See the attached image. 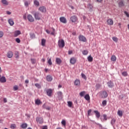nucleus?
I'll list each match as a JSON object with an SVG mask.
<instances>
[{
	"label": "nucleus",
	"mask_w": 129,
	"mask_h": 129,
	"mask_svg": "<svg viewBox=\"0 0 129 129\" xmlns=\"http://www.w3.org/2000/svg\"><path fill=\"white\" fill-rule=\"evenodd\" d=\"M99 96L101 98H106L108 96V94L105 91H101L99 92Z\"/></svg>",
	"instance_id": "nucleus-1"
},
{
	"label": "nucleus",
	"mask_w": 129,
	"mask_h": 129,
	"mask_svg": "<svg viewBox=\"0 0 129 129\" xmlns=\"http://www.w3.org/2000/svg\"><path fill=\"white\" fill-rule=\"evenodd\" d=\"M33 16L35 20H37V21H40V20H41V14L39 12H35Z\"/></svg>",
	"instance_id": "nucleus-2"
},
{
	"label": "nucleus",
	"mask_w": 129,
	"mask_h": 129,
	"mask_svg": "<svg viewBox=\"0 0 129 129\" xmlns=\"http://www.w3.org/2000/svg\"><path fill=\"white\" fill-rule=\"evenodd\" d=\"M58 45L59 48H64V46H65V42H64V40L61 39L58 40Z\"/></svg>",
	"instance_id": "nucleus-3"
},
{
	"label": "nucleus",
	"mask_w": 129,
	"mask_h": 129,
	"mask_svg": "<svg viewBox=\"0 0 129 129\" xmlns=\"http://www.w3.org/2000/svg\"><path fill=\"white\" fill-rule=\"evenodd\" d=\"M27 20L29 22H30V23H33V22H35V19L33 17V16L31 15V14H29L27 16Z\"/></svg>",
	"instance_id": "nucleus-4"
},
{
	"label": "nucleus",
	"mask_w": 129,
	"mask_h": 129,
	"mask_svg": "<svg viewBox=\"0 0 129 129\" xmlns=\"http://www.w3.org/2000/svg\"><path fill=\"white\" fill-rule=\"evenodd\" d=\"M70 20L72 23H76L78 21V18L76 16H73L71 17Z\"/></svg>",
	"instance_id": "nucleus-5"
},
{
	"label": "nucleus",
	"mask_w": 129,
	"mask_h": 129,
	"mask_svg": "<svg viewBox=\"0 0 129 129\" xmlns=\"http://www.w3.org/2000/svg\"><path fill=\"white\" fill-rule=\"evenodd\" d=\"M59 21L62 24H67V20L64 17H61L59 18Z\"/></svg>",
	"instance_id": "nucleus-6"
},
{
	"label": "nucleus",
	"mask_w": 129,
	"mask_h": 129,
	"mask_svg": "<svg viewBox=\"0 0 129 129\" xmlns=\"http://www.w3.org/2000/svg\"><path fill=\"white\" fill-rule=\"evenodd\" d=\"M57 98L59 99V100L63 98V94H62V92L58 91L57 92Z\"/></svg>",
	"instance_id": "nucleus-7"
},
{
	"label": "nucleus",
	"mask_w": 129,
	"mask_h": 129,
	"mask_svg": "<svg viewBox=\"0 0 129 129\" xmlns=\"http://www.w3.org/2000/svg\"><path fill=\"white\" fill-rule=\"evenodd\" d=\"M39 10L41 13H46L47 9H46V7H45L44 6H42L39 8Z\"/></svg>",
	"instance_id": "nucleus-8"
},
{
	"label": "nucleus",
	"mask_w": 129,
	"mask_h": 129,
	"mask_svg": "<svg viewBox=\"0 0 129 129\" xmlns=\"http://www.w3.org/2000/svg\"><path fill=\"white\" fill-rule=\"evenodd\" d=\"M36 120L37 122L39 123H43V122H44V119L42 117H37Z\"/></svg>",
	"instance_id": "nucleus-9"
},
{
	"label": "nucleus",
	"mask_w": 129,
	"mask_h": 129,
	"mask_svg": "<svg viewBox=\"0 0 129 129\" xmlns=\"http://www.w3.org/2000/svg\"><path fill=\"white\" fill-rule=\"evenodd\" d=\"M107 25H108L109 26H112L113 25V20L111 19H109L107 20Z\"/></svg>",
	"instance_id": "nucleus-10"
},
{
	"label": "nucleus",
	"mask_w": 129,
	"mask_h": 129,
	"mask_svg": "<svg viewBox=\"0 0 129 129\" xmlns=\"http://www.w3.org/2000/svg\"><path fill=\"white\" fill-rule=\"evenodd\" d=\"M47 95L48 96H51L52 95V93H53V90L51 89H48L46 90Z\"/></svg>",
	"instance_id": "nucleus-11"
},
{
	"label": "nucleus",
	"mask_w": 129,
	"mask_h": 129,
	"mask_svg": "<svg viewBox=\"0 0 129 129\" xmlns=\"http://www.w3.org/2000/svg\"><path fill=\"white\" fill-rule=\"evenodd\" d=\"M79 39L80 41H82V42H86V38L83 35H80Z\"/></svg>",
	"instance_id": "nucleus-12"
},
{
	"label": "nucleus",
	"mask_w": 129,
	"mask_h": 129,
	"mask_svg": "<svg viewBox=\"0 0 129 129\" xmlns=\"http://www.w3.org/2000/svg\"><path fill=\"white\" fill-rule=\"evenodd\" d=\"M77 59L75 57H72L70 59V62L72 65H74L76 63Z\"/></svg>",
	"instance_id": "nucleus-13"
},
{
	"label": "nucleus",
	"mask_w": 129,
	"mask_h": 129,
	"mask_svg": "<svg viewBox=\"0 0 129 129\" xmlns=\"http://www.w3.org/2000/svg\"><path fill=\"white\" fill-rule=\"evenodd\" d=\"M14 56V53L12 52V51H9L7 53V57L8 58H12Z\"/></svg>",
	"instance_id": "nucleus-14"
},
{
	"label": "nucleus",
	"mask_w": 129,
	"mask_h": 129,
	"mask_svg": "<svg viewBox=\"0 0 129 129\" xmlns=\"http://www.w3.org/2000/svg\"><path fill=\"white\" fill-rule=\"evenodd\" d=\"M0 82L2 83H5V82H7V79H6V77H2L0 78Z\"/></svg>",
	"instance_id": "nucleus-15"
},
{
	"label": "nucleus",
	"mask_w": 129,
	"mask_h": 129,
	"mask_svg": "<svg viewBox=\"0 0 129 129\" xmlns=\"http://www.w3.org/2000/svg\"><path fill=\"white\" fill-rule=\"evenodd\" d=\"M108 87L112 88L113 87V83L111 81H109L107 83Z\"/></svg>",
	"instance_id": "nucleus-16"
},
{
	"label": "nucleus",
	"mask_w": 129,
	"mask_h": 129,
	"mask_svg": "<svg viewBox=\"0 0 129 129\" xmlns=\"http://www.w3.org/2000/svg\"><path fill=\"white\" fill-rule=\"evenodd\" d=\"M46 80L48 82H51L53 80V78H52V76L48 75L46 77Z\"/></svg>",
	"instance_id": "nucleus-17"
},
{
	"label": "nucleus",
	"mask_w": 129,
	"mask_h": 129,
	"mask_svg": "<svg viewBox=\"0 0 129 129\" xmlns=\"http://www.w3.org/2000/svg\"><path fill=\"white\" fill-rule=\"evenodd\" d=\"M55 62L56 64H57L58 65H60V64L62 63V60H61V59L57 57L55 59Z\"/></svg>",
	"instance_id": "nucleus-18"
},
{
	"label": "nucleus",
	"mask_w": 129,
	"mask_h": 129,
	"mask_svg": "<svg viewBox=\"0 0 129 129\" xmlns=\"http://www.w3.org/2000/svg\"><path fill=\"white\" fill-rule=\"evenodd\" d=\"M74 84L76 86H79L80 85V80H76L74 82Z\"/></svg>",
	"instance_id": "nucleus-19"
},
{
	"label": "nucleus",
	"mask_w": 129,
	"mask_h": 129,
	"mask_svg": "<svg viewBox=\"0 0 129 129\" xmlns=\"http://www.w3.org/2000/svg\"><path fill=\"white\" fill-rule=\"evenodd\" d=\"M19 35H21V31L19 30H17L14 32V37H18Z\"/></svg>",
	"instance_id": "nucleus-20"
},
{
	"label": "nucleus",
	"mask_w": 129,
	"mask_h": 129,
	"mask_svg": "<svg viewBox=\"0 0 129 129\" xmlns=\"http://www.w3.org/2000/svg\"><path fill=\"white\" fill-rule=\"evenodd\" d=\"M94 112L95 113L96 117H97V118H99V117H100V113L99 112H98V111L95 110L94 111Z\"/></svg>",
	"instance_id": "nucleus-21"
},
{
	"label": "nucleus",
	"mask_w": 129,
	"mask_h": 129,
	"mask_svg": "<svg viewBox=\"0 0 129 129\" xmlns=\"http://www.w3.org/2000/svg\"><path fill=\"white\" fill-rule=\"evenodd\" d=\"M1 3L3 4V5H4V6L9 5V2L7 0H1Z\"/></svg>",
	"instance_id": "nucleus-22"
},
{
	"label": "nucleus",
	"mask_w": 129,
	"mask_h": 129,
	"mask_svg": "<svg viewBox=\"0 0 129 129\" xmlns=\"http://www.w3.org/2000/svg\"><path fill=\"white\" fill-rule=\"evenodd\" d=\"M52 32L50 33V35L55 37V36H56V30H55V28H52Z\"/></svg>",
	"instance_id": "nucleus-23"
},
{
	"label": "nucleus",
	"mask_w": 129,
	"mask_h": 129,
	"mask_svg": "<svg viewBox=\"0 0 129 129\" xmlns=\"http://www.w3.org/2000/svg\"><path fill=\"white\" fill-rule=\"evenodd\" d=\"M111 60L113 62H115V61H116V56L114 55H112L111 57Z\"/></svg>",
	"instance_id": "nucleus-24"
},
{
	"label": "nucleus",
	"mask_w": 129,
	"mask_h": 129,
	"mask_svg": "<svg viewBox=\"0 0 129 129\" xmlns=\"http://www.w3.org/2000/svg\"><path fill=\"white\" fill-rule=\"evenodd\" d=\"M9 23L10 24V26H14V21H13V19H10L8 20Z\"/></svg>",
	"instance_id": "nucleus-25"
},
{
	"label": "nucleus",
	"mask_w": 129,
	"mask_h": 129,
	"mask_svg": "<svg viewBox=\"0 0 129 129\" xmlns=\"http://www.w3.org/2000/svg\"><path fill=\"white\" fill-rule=\"evenodd\" d=\"M45 44H46V39H42L41 40V45L44 47Z\"/></svg>",
	"instance_id": "nucleus-26"
},
{
	"label": "nucleus",
	"mask_w": 129,
	"mask_h": 129,
	"mask_svg": "<svg viewBox=\"0 0 129 129\" xmlns=\"http://www.w3.org/2000/svg\"><path fill=\"white\" fill-rule=\"evenodd\" d=\"M34 4L36 6V7H39L40 6V3H39V1L37 0H35L34 1Z\"/></svg>",
	"instance_id": "nucleus-27"
},
{
	"label": "nucleus",
	"mask_w": 129,
	"mask_h": 129,
	"mask_svg": "<svg viewBox=\"0 0 129 129\" xmlns=\"http://www.w3.org/2000/svg\"><path fill=\"white\" fill-rule=\"evenodd\" d=\"M88 60L89 62H92V61H93V57H92L91 55H89L88 57Z\"/></svg>",
	"instance_id": "nucleus-28"
},
{
	"label": "nucleus",
	"mask_w": 129,
	"mask_h": 129,
	"mask_svg": "<svg viewBox=\"0 0 129 129\" xmlns=\"http://www.w3.org/2000/svg\"><path fill=\"white\" fill-rule=\"evenodd\" d=\"M116 121V120L115 118H113L111 121V124L113 126H114V123H115V122Z\"/></svg>",
	"instance_id": "nucleus-29"
},
{
	"label": "nucleus",
	"mask_w": 129,
	"mask_h": 129,
	"mask_svg": "<svg viewBox=\"0 0 129 129\" xmlns=\"http://www.w3.org/2000/svg\"><path fill=\"white\" fill-rule=\"evenodd\" d=\"M21 127H22V128H26V127H28V124H27V123H23L21 125Z\"/></svg>",
	"instance_id": "nucleus-30"
},
{
	"label": "nucleus",
	"mask_w": 129,
	"mask_h": 129,
	"mask_svg": "<svg viewBox=\"0 0 129 129\" xmlns=\"http://www.w3.org/2000/svg\"><path fill=\"white\" fill-rule=\"evenodd\" d=\"M13 90L14 91H17V90H19V86H18L17 85H15L13 87Z\"/></svg>",
	"instance_id": "nucleus-31"
},
{
	"label": "nucleus",
	"mask_w": 129,
	"mask_h": 129,
	"mask_svg": "<svg viewBox=\"0 0 129 129\" xmlns=\"http://www.w3.org/2000/svg\"><path fill=\"white\" fill-rule=\"evenodd\" d=\"M84 97L86 100H90V96H89V94L86 95Z\"/></svg>",
	"instance_id": "nucleus-32"
},
{
	"label": "nucleus",
	"mask_w": 129,
	"mask_h": 129,
	"mask_svg": "<svg viewBox=\"0 0 129 129\" xmlns=\"http://www.w3.org/2000/svg\"><path fill=\"white\" fill-rule=\"evenodd\" d=\"M24 5H25V7H27V8H28V7H29V5H31V2H29V1L25 2L24 3Z\"/></svg>",
	"instance_id": "nucleus-33"
},
{
	"label": "nucleus",
	"mask_w": 129,
	"mask_h": 129,
	"mask_svg": "<svg viewBox=\"0 0 129 129\" xmlns=\"http://www.w3.org/2000/svg\"><path fill=\"white\" fill-rule=\"evenodd\" d=\"M85 94H86V92H85V91H82L80 93V95L81 96V97L84 96V95H85Z\"/></svg>",
	"instance_id": "nucleus-34"
},
{
	"label": "nucleus",
	"mask_w": 129,
	"mask_h": 129,
	"mask_svg": "<svg viewBox=\"0 0 129 129\" xmlns=\"http://www.w3.org/2000/svg\"><path fill=\"white\" fill-rule=\"evenodd\" d=\"M41 103V100L39 99H37L35 101V104H37V105H40V104Z\"/></svg>",
	"instance_id": "nucleus-35"
},
{
	"label": "nucleus",
	"mask_w": 129,
	"mask_h": 129,
	"mask_svg": "<svg viewBox=\"0 0 129 129\" xmlns=\"http://www.w3.org/2000/svg\"><path fill=\"white\" fill-rule=\"evenodd\" d=\"M112 40L113 41H114V42H115L116 43H117V42H118V38H117V37H113Z\"/></svg>",
	"instance_id": "nucleus-36"
},
{
	"label": "nucleus",
	"mask_w": 129,
	"mask_h": 129,
	"mask_svg": "<svg viewBox=\"0 0 129 129\" xmlns=\"http://www.w3.org/2000/svg\"><path fill=\"white\" fill-rule=\"evenodd\" d=\"M43 108H45V109H47V110H50L51 109V108L50 107H46V104H44L43 106Z\"/></svg>",
	"instance_id": "nucleus-37"
},
{
	"label": "nucleus",
	"mask_w": 129,
	"mask_h": 129,
	"mask_svg": "<svg viewBox=\"0 0 129 129\" xmlns=\"http://www.w3.org/2000/svg\"><path fill=\"white\" fill-rule=\"evenodd\" d=\"M117 114L119 115V116H122V111L118 110Z\"/></svg>",
	"instance_id": "nucleus-38"
},
{
	"label": "nucleus",
	"mask_w": 129,
	"mask_h": 129,
	"mask_svg": "<svg viewBox=\"0 0 129 129\" xmlns=\"http://www.w3.org/2000/svg\"><path fill=\"white\" fill-rule=\"evenodd\" d=\"M15 58H16L17 59L19 58V57H20L19 52H16L15 53Z\"/></svg>",
	"instance_id": "nucleus-39"
},
{
	"label": "nucleus",
	"mask_w": 129,
	"mask_h": 129,
	"mask_svg": "<svg viewBox=\"0 0 129 129\" xmlns=\"http://www.w3.org/2000/svg\"><path fill=\"white\" fill-rule=\"evenodd\" d=\"M68 104L69 107H72V105H73V104L72 103V102L68 101Z\"/></svg>",
	"instance_id": "nucleus-40"
},
{
	"label": "nucleus",
	"mask_w": 129,
	"mask_h": 129,
	"mask_svg": "<svg viewBox=\"0 0 129 129\" xmlns=\"http://www.w3.org/2000/svg\"><path fill=\"white\" fill-rule=\"evenodd\" d=\"M61 124L63 125V126H66V120H62Z\"/></svg>",
	"instance_id": "nucleus-41"
},
{
	"label": "nucleus",
	"mask_w": 129,
	"mask_h": 129,
	"mask_svg": "<svg viewBox=\"0 0 129 129\" xmlns=\"http://www.w3.org/2000/svg\"><path fill=\"white\" fill-rule=\"evenodd\" d=\"M17 127V125H16V124H12L11 125V128L12 129H15Z\"/></svg>",
	"instance_id": "nucleus-42"
},
{
	"label": "nucleus",
	"mask_w": 129,
	"mask_h": 129,
	"mask_svg": "<svg viewBox=\"0 0 129 129\" xmlns=\"http://www.w3.org/2000/svg\"><path fill=\"white\" fill-rule=\"evenodd\" d=\"M88 9H90V10L92 9V8H93V6L91 4H88Z\"/></svg>",
	"instance_id": "nucleus-43"
},
{
	"label": "nucleus",
	"mask_w": 129,
	"mask_h": 129,
	"mask_svg": "<svg viewBox=\"0 0 129 129\" xmlns=\"http://www.w3.org/2000/svg\"><path fill=\"white\" fill-rule=\"evenodd\" d=\"M35 86H36V87H37L38 89L41 88V85H40V84H38V83H36L35 84Z\"/></svg>",
	"instance_id": "nucleus-44"
},
{
	"label": "nucleus",
	"mask_w": 129,
	"mask_h": 129,
	"mask_svg": "<svg viewBox=\"0 0 129 129\" xmlns=\"http://www.w3.org/2000/svg\"><path fill=\"white\" fill-rule=\"evenodd\" d=\"M82 78L85 79V80H86V79H87V77H86V76L84 74H82Z\"/></svg>",
	"instance_id": "nucleus-45"
},
{
	"label": "nucleus",
	"mask_w": 129,
	"mask_h": 129,
	"mask_svg": "<svg viewBox=\"0 0 129 129\" xmlns=\"http://www.w3.org/2000/svg\"><path fill=\"white\" fill-rule=\"evenodd\" d=\"M102 104L103 105V106H105V105H106L107 102L106 101V100H104L102 101Z\"/></svg>",
	"instance_id": "nucleus-46"
},
{
	"label": "nucleus",
	"mask_w": 129,
	"mask_h": 129,
	"mask_svg": "<svg viewBox=\"0 0 129 129\" xmlns=\"http://www.w3.org/2000/svg\"><path fill=\"white\" fill-rule=\"evenodd\" d=\"M122 75L123 76H127V73L126 72H123L122 73Z\"/></svg>",
	"instance_id": "nucleus-47"
},
{
	"label": "nucleus",
	"mask_w": 129,
	"mask_h": 129,
	"mask_svg": "<svg viewBox=\"0 0 129 129\" xmlns=\"http://www.w3.org/2000/svg\"><path fill=\"white\" fill-rule=\"evenodd\" d=\"M83 55H87L88 54V51L87 50H84L83 51Z\"/></svg>",
	"instance_id": "nucleus-48"
},
{
	"label": "nucleus",
	"mask_w": 129,
	"mask_h": 129,
	"mask_svg": "<svg viewBox=\"0 0 129 129\" xmlns=\"http://www.w3.org/2000/svg\"><path fill=\"white\" fill-rule=\"evenodd\" d=\"M48 63L49 65H52V61L51 60V58H49L48 60Z\"/></svg>",
	"instance_id": "nucleus-49"
},
{
	"label": "nucleus",
	"mask_w": 129,
	"mask_h": 129,
	"mask_svg": "<svg viewBox=\"0 0 129 129\" xmlns=\"http://www.w3.org/2000/svg\"><path fill=\"white\" fill-rule=\"evenodd\" d=\"M3 37H4V32L0 31V38H3Z\"/></svg>",
	"instance_id": "nucleus-50"
},
{
	"label": "nucleus",
	"mask_w": 129,
	"mask_h": 129,
	"mask_svg": "<svg viewBox=\"0 0 129 129\" xmlns=\"http://www.w3.org/2000/svg\"><path fill=\"white\" fill-rule=\"evenodd\" d=\"M15 41L16 42H17V43H21V40L20 39V38H16Z\"/></svg>",
	"instance_id": "nucleus-51"
},
{
	"label": "nucleus",
	"mask_w": 129,
	"mask_h": 129,
	"mask_svg": "<svg viewBox=\"0 0 129 129\" xmlns=\"http://www.w3.org/2000/svg\"><path fill=\"white\" fill-rule=\"evenodd\" d=\"M91 109H90L88 111V116H90V113H91Z\"/></svg>",
	"instance_id": "nucleus-52"
},
{
	"label": "nucleus",
	"mask_w": 129,
	"mask_h": 129,
	"mask_svg": "<svg viewBox=\"0 0 129 129\" xmlns=\"http://www.w3.org/2000/svg\"><path fill=\"white\" fill-rule=\"evenodd\" d=\"M103 116L104 119H105V120H107V117L106 114L103 115Z\"/></svg>",
	"instance_id": "nucleus-53"
},
{
	"label": "nucleus",
	"mask_w": 129,
	"mask_h": 129,
	"mask_svg": "<svg viewBox=\"0 0 129 129\" xmlns=\"http://www.w3.org/2000/svg\"><path fill=\"white\" fill-rule=\"evenodd\" d=\"M31 62L32 63V64H35V63H36V60L35 59H31Z\"/></svg>",
	"instance_id": "nucleus-54"
},
{
	"label": "nucleus",
	"mask_w": 129,
	"mask_h": 129,
	"mask_svg": "<svg viewBox=\"0 0 129 129\" xmlns=\"http://www.w3.org/2000/svg\"><path fill=\"white\" fill-rule=\"evenodd\" d=\"M101 87V85L98 84L96 85V87H97V88H99Z\"/></svg>",
	"instance_id": "nucleus-55"
},
{
	"label": "nucleus",
	"mask_w": 129,
	"mask_h": 129,
	"mask_svg": "<svg viewBox=\"0 0 129 129\" xmlns=\"http://www.w3.org/2000/svg\"><path fill=\"white\" fill-rule=\"evenodd\" d=\"M125 15L126 16L127 18H129V14L127 13L126 11H125L124 12Z\"/></svg>",
	"instance_id": "nucleus-56"
},
{
	"label": "nucleus",
	"mask_w": 129,
	"mask_h": 129,
	"mask_svg": "<svg viewBox=\"0 0 129 129\" xmlns=\"http://www.w3.org/2000/svg\"><path fill=\"white\" fill-rule=\"evenodd\" d=\"M4 102H5V103L8 102V100H7V98H5L4 99Z\"/></svg>",
	"instance_id": "nucleus-57"
},
{
	"label": "nucleus",
	"mask_w": 129,
	"mask_h": 129,
	"mask_svg": "<svg viewBox=\"0 0 129 129\" xmlns=\"http://www.w3.org/2000/svg\"><path fill=\"white\" fill-rule=\"evenodd\" d=\"M73 53V51H72V50L69 51V55H71V54H72Z\"/></svg>",
	"instance_id": "nucleus-58"
},
{
	"label": "nucleus",
	"mask_w": 129,
	"mask_h": 129,
	"mask_svg": "<svg viewBox=\"0 0 129 129\" xmlns=\"http://www.w3.org/2000/svg\"><path fill=\"white\" fill-rule=\"evenodd\" d=\"M45 31L47 33V34H50V31L48 29L46 30Z\"/></svg>",
	"instance_id": "nucleus-59"
},
{
	"label": "nucleus",
	"mask_w": 129,
	"mask_h": 129,
	"mask_svg": "<svg viewBox=\"0 0 129 129\" xmlns=\"http://www.w3.org/2000/svg\"><path fill=\"white\" fill-rule=\"evenodd\" d=\"M7 15H11L12 14V13L10 11H7L6 12Z\"/></svg>",
	"instance_id": "nucleus-60"
},
{
	"label": "nucleus",
	"mask_w": 129,
	"mask_h": 129,
	"mask_svg": "<svg viewBox=\"0 0 129 129\" xmlns=\"http://www.w3.org/2000/svg\"><path fill=\"white\" fill-rule=\"evenodd\" d=\"M42 129H48V126H43Z\"/></svg>",
	"instance_id": "nucleus-61"
},
{
	"label": "nucleus",
	"mask_w": 129,
	"mask_h": 129,
	"mask_svg": "<svg viewBox=\"0 0 129 129\" xmlns=\"http://www.w3.org/2000/svg\"><path fill=\"white\" fill-rule=\"evenodd\" d=\"M119 6H123V3L122 2H120L119 3Z\"/></svg>",
	"instance_id": "nucleus-62"
},
{
	"label": "nucleus",
	"mask_w": 129,
	"mask_h": 129,
	"mask_svg": "<svg viewBox=\"0 0 129 129\" xmlns=\"http://www.w3.org/2000/svg\"><path fill=\"white\" fill-rule=\"evenodd\" d=\"M23 19H24V20H27V16L24 15Z\"/></svg>",
	"instance_id": "nucleus-63"
},
{
	"label": "nucleus",
	"mask_w": 129,
	"mask_h": 129,
	"mask_svg": "<svg viewBox=\"0 0 129 129\" xmlns=\"http://www.w3.org/2000/svg\"><path fill=\"white\" fill-rule=\"evenodd\" d=\"M25 82L26 84H28V83H29V81L28 80H25Z\"/></svg>",
	"instance_id": "nucleus-64"
}]
</instances>
